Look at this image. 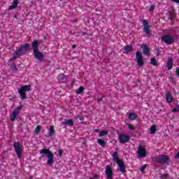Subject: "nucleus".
<instances>
[{"mask_svg": "<svg viewBox=\"0 0 179 179\" xmlns=\"http://www.w3.org/2000/svg\"><path fill=\"white\" fill-rule=\"evenodd\" d=\"M154 10H155V6H153V5H151V6H150L149 11H150V12H152V11H153Z\"/></svg>", "mask_w": 179, "mask_h": 179, "instance_id": "34", "label": "nucleus"}, {"mask_svg": "<svg viewBox=\"0 0 179 179\" xmlns=\"http://www.w3.org/2000/svg\"><path fill=\"white\" fill-rule=\"evenodd\" d=\"M122 53L124 54H129L133 51V46L131 45L124 46V48H122Z\"/></svg>", "mask_w": 179, "mask_h": 179, "instance_id": "15", "label": "nucleus"}, {"mask_svg": "<svg viewBox=\"0 0 179 179\" xmlns=\"http://www.w3.org/2000/svg\"><path fill=\"white\" fill-rule=\"evenodd\" d=\"M39 47V43L37 41H33L32 42V49L34 53V57L37 59L38 62H42L43 59H44V55L39 52L38 50Z\"/></svg>", "mask_w": 179, "mask_h": 179, "instance_id": "1", "label": "nucleus"}, {"mask_svg": "<svg viewBox=\"0 0 179 179\" xmlns=\"http://www.w3.org/2000/svg\"><path fill=\"white\" fill-rule=\"evenodd\" d=\"M166 68H168L169 70L173 69V58H169L168 62H166Z\"/></svg>", "mask_w": 179, "mask_h": 179, "instance_id": "17", "label": "nucleus"}, {"mask_svg": "<svg viewBox=\"0 0 179 179\" xmlns=\"http://www.w3.org/2000/svg\"><path fill=\"white\" fill-rule=\"evenodd\" d=\"M176 112H178V109H176V108L172 109V113H176Z\"/></svg>", "mask_w": 179, "mask_h": 179, "instance_id": "41", "label": "nucleus"}, {"mask_svg": "<svg viewBox=\"0 0 179 179\" xmlns=\"http://www.w3.org/2000/svg\"><path fill=\"white\" fill-rule=\"evenodd\" d=\"M18 5V0H13V5L10 6V7H8V10H13L17 8Z\"/></svg>", "mask_w": 179, "mask_h": 179, "instance_id": "18", "label": "nucleus"}, {"mask_svg": "<svg viewBox=\"0 0 179 179\" xmlns=\"http://www.w3.org/2000/svg\"><path fill=\"white\" fill-rule=\"evenodd\" d=\"M161 40L166 45H171L175 43V38L173 36L169 34H166L162 36Z\"/></svg>", "mask_w": 179, "mask_h": 179, "instance_id": "7", "label": "nucleus"}, {"mask_svg": "<svg viewBox=\"0 0 179 179\" xmlns=\"http://www.w3.org/2000/svg\"><path fill=\"white\" fill-rule=\"evenodd\" d=\"M90 179H92V178H90Z\"/></svg>", "mask_w": 179, "mask_h": 179, "instance_id": "47", "label": "nucleus"}, {"mask_svg": "<svg viewBox=\"0 0 179 179\" xmlns=\"http://www.w3.org/2000/svg\"><path fill=\"white\" fill-rule=\"evenodd\" d=\"M22 103H20V105H19L17 108L13 110V113L10 114V116L11 122H15V118L20 114V110H22Z\"/></svg>", "mask_w": 179, "mask_h": 179, "instance_id": "9", "label": "nucleus"}, {"mask_svg": "<svg viewBox=\"0 0 179 179\" xmlns=\"http://www.w3.org/2000/svg\"><path fill=\"white\" fill-rule=\"evenodd\" d=\"M166 100L168 101V103H173V96H171V94L170 92H166Z\"/></svg>", "mask_w": 179, "mask_h": 179, "instance_id": "16", "label": "nucleus"}, {"mask_svg": "<svg viewBox=\"0 0 179 179\" xmlns=\"http://www.w3.org/2000/svg\"><path fill=\"white\" fill-rule=\"evenodd\" d=\"M174 159H179V151L174 155Z\"/></svg>", "mask_w": 179, "mask_h": 179, "instance_id": "38", "label": "nucleus"}, {"mask_svg": "<svg viewBox=\"0 0 179 179\" xmlns=\"http://www.w3.org/2000/svg\"><path fill=\"white\" fill-rule=\"evenodd\" d=\"M13 148H15L16 155L18 157V159H22V145H20L19 142L13 143Z\"/></svg>", "mask_w": 179, "mask_h": 179, "instance_id": "8", "label": "nucleus"}, {"mask_svg": "<svg viewBox=\"0 0 179 179\" xmlns=\"http://www.w3.org/2000/svg\"><path fill=\"white\" fill-rule=\"evenodd\" d=\"M145 169H146V166H141L140 167V171L144 172L145 171Z\"/></svg>", "mask_w": 179, "mask_h": 179, "instance_id": "36", "label": "nucleus"}, {"mask_svg": "<svg viewBox=\"0 0 179 179\" xmlns=\"http://www.w3.org/2000/svg\"><path fill=\"white\" fill-rule=\"evenodd\" d=\"M155 162L158 164L169 165L170 157L166 155H159V156L155 157Z\"/></svg>", "mask_w": 179, "mask_h": 179, "instance_id": "6", "label": "nucleus"}, {"mask_svg": "<svg viewBox=\"0 0 179 179\" xmlns=\"http://www.w3.org/2000/svg\"><path fill=\"white\" fill-rule=\"evenodd\" d=\"M176 76H178V78H179V68L178 67L176 71Z\"/></svg>", "mask_w": 179, "mask_h": 179, "instance_id": "39", "label": "nucleus"}, {"mask_svg": "<svg viewBox=\"0 0 179 179\" xmlns=\"http://www.w3.org/2000/svg\"><path fill=\"white\" fill-rule=\"evenodd\" d=\"M105 176H106L107 179H113V171H112L111 166H106L105 170Z\"/></svg>", "mask_w": 179, "mask_h": 179, "instance_id": "13", "label": "nucleus"}, {"mask_svg": "<svg viewBox=\"0 0 179 179\" xmlns=\"http://www.w3.org/2000/svg\"><path fill=\"white\" fill-rule=\"evenodd\" d=\"M98 145H101L102 148H106V143L103 139L99 138L97 140Z\"/></svg>", "mask_w": 179, "mask_h": 179, "instance_id": "22", "label": "nucleus"}, {"mask_svg": "<svg viewBox=\"0 0 179 179\" xmlns=\"http://www.w3.org/2000/svg\"><path fill=\"white\" fill-rule=\"evenodd\" d=\"M113 159H114L115 162H116L117 166H119L120 172H122V174H125L126 173L125 164L122 159H119L118 153L117 152H115L113 154Z\"/></svg>", "mask_w": 179, "mask_h": 179, "instance_id": "3", "label": "nucleus"}, {"mask_svg": "<svg viewBox=\"0 0 179 179\" xmlns=\"http://www.w3.org/2000/svg\"><path fill=\"white\" fill-rule=\"evenodd\" d=\"M63 153H64V151L62 149L58 150V156H59V157H62Z\"/></svg>", "mask_w": 179, "mask_h": 179, "instance_id": "33", "label": "nucleus"}, {"mask_svg": "<svg viewBox=\"0 0 179 179\" xmlns=\"http://www.w3.org/2000/svg\"><path fill=\"white\" fill-rule=\"evenodd\" d=\"M127 125L129 126V129L134 130V126H133V124H127Z\"/></svg>", "mask_w": 179, "mask_h": 179, "instance_id": "35", "label": "nucleus"}, {"mask_svg": "<svg viewBox=\"0 0 179 179\" xmlns=\"http://www.w3.org/2000/svg\"><path fill=\"white\" fill-rule=\"evenodd\" d=\"M103 101V98H97L95 99V101H96L97 103H100Z\"/></svg>", "mask_w": 179, "mask_h": 179, "instance_id": "37", "label": "nucleus"}, {"mask_svg": "<svg viewBox=\"0 0 179 179\" xmlns=\"http://www.w3.org/2000/svg\"><path fill=\"white\" fill-rule=\"evenodd\" d=\"M65 78H66V76H65L64 75H62V80H64V79H65Z\"/></svg>", "mask_w": 179, "mask_h": 179, "instance_id": "45", "label": "nucleus"}, {"mask_svg": "<svg viewBox=\"0 0 179 179\" xmlns=\"http://www.w3.org/2000/svg\"><path fill=\"white\" fill-rule=\"evenodd\" d=\"M159 177L161 179H167L169 177V175L168 173H164V174H162Z\"/></svg>", "mask_w": 179, "mask_h": 179, "instance_id": "32", "label": "nucleus"}, {"mask_svg": "<svg viewBox=\"0 0 179 179\" xmlns=\"http://www.w3.org/2000/svg\"><path fill=\"white\" fill-rule=\"evenodd\" d=\"M55 134V129L53 126L50 127V131L48 132V136H52Z\"/></svg>", "mask_w": 179, "mask_h": 179, "instance_id": "27", "label": "nucleus"}, {"mask_svg": "<svg viewBox=\"0 0 179 179\" xmlns=\"http://www.w3.org/2000/svg\"><path fill=\"white\" fill-rule=\"evenodd\" d=\"M76 48V45H72V49L74 50Z\"/></svg>", "mask_w": 179, "mask_h": 179, "instance_id": "43", "label": "nucleus"}, {"mask_svg": "<svg viewBox=\"0 0 179 179\" xmlns=\"http://www.w3.org/2000/svg\"><path fill=\"white\" fill-rule=\"evenodd\" d=\"M40 154L45 155V156H47V165L48 166H52V165H54V154L51 151H50L49 149L45 148L41 150Z\"/></svg>", "mask_w": 179, "mask_h": 179, "instance_id": "2", "label": "nucleus"}, {"mask_svg": "<svg viewBox=\"0 0 179 179\" xmlns=\"http://www.w3.org/2000/svg\"><path fill=\"white\" fill-rule=\"evenodd\" d=\"M169 20H171V22H173V20L176 19V14L173 11L169 12Z\"/></svg>", "mask_w": 179, "mask_h": 179, "instance_id": "19", "label": "nucleus"}, {"mask_svg": "<svg viewBox=\"0 0 179 179\" xmlns=\"http://www.w3.org/2000/svg\"><path fill=\"white\" fill-rule=\"evenodd\" d=\"M20 56H17V55H13V57H11L9 60H8V63L12 62L13 60L17 59V57H20Z\"/></svg>", "mask_w": 179, "mask_h": 179, "instance_id": "31", "label": "nucleus"}, {"mask_svg": "<svg viewBox=\"0 0 179 179\" xmlns=\"http://www.w3.org/2000/svg\"><path fill=\"white\" fill-rule=\"evenodd\" d=\"M40 131H41V126L38 125L37 127H36V129L34 131V134L38 135L40 133Z\"/></svg>", "mask_w": 179, "mask_h": 179, "instance_id": "26", "label": "nucleus"}, {"mask_svg": "<svg viewBox=\"0 0 179 179\" xmlns=\"http://www.w3.org/2000/svg\"><path fill=\"white\" fill-rule=\"evenodd\" d=\"M84 90H85L84 87L80 86L79 87V89H78L77 91H76V94H83Z\"/></svg>", "mask_w": 179, "mask_h": 179, "instance_id": "25", "label": "nucleus"}, {"mask_svg": "<svg viewBox=\"0 0 179 179\" xmlns=\"http://www.w3.org/2000/svg\"><path fill=\"white\" fill-rule=\"evenodd\" d=\"M148 155V152L145 148L143 147L142 145H138V149H137V157L144 158Z\"/></svg>", "mask_w": 179, "mask_h": 179, "instance_id": "10", "label": "nucleus"}, {"mask_svg": "<svg viewBox=\"0 0 179 179\" xmlns=\"http://www.w3.org/2000/svg\"><path fill=\"white\" fill-rule=\"evenodd\" d=\"M99 130L98 129H94V133H99Z\"/></svg>", "mask_w": 179, "mask_h": 179, "instance_id": "44", "label": "nucleus"}, {"mask_svg": "<svg viewBox=\"0 0 179 179\" xmlns=\"http://www.w3.org/2000/svg\"><path fill=\"white\" fill-rule=\"evenodd\" d=\"M142 24L143 25V32L146 36H149L151 33L150 31V26L149 25L148 20H142Z\"/></svg>", "mask_w": 179, "mask_h": 179, "instance_id": "11", "label": "nucleus"}, {"mask_svg": "<svg viewBox=\"0 0 179 179\" xmlns=\"http://www.w3.org/2000/svg\"><path fill=\"white\" fill-rule=\"evenodd\" d=\"M30 47L29 43H27L24 45H21L20 48L16 49V51L15 53H13V55L22 57V55H25L27 54V51L29 50Z\"/></svg>", "mask_w": 179, "mask_h": 179, "instance_id": "4", "label": "nucleus"}, {"mask_svg": "<svg viewBox=\"0 0 179 179\" xmlns=\"http://www.w3.org/2000/svg\"><path fill=\"white\" fill-rule=\"evenodd\" d=\"M136 119V114L134 113H130L129 114V120L130 121H134Z\"/></svg>", "mask_w": 179, "mask_h": 179, "instance_id": "23", "label": "nucleus"}, {"mask_svg": "<svg viewBox=\"0 0 179 179\" xmlns=\"http://www.w3.org/2000/svg\"><path fill=\"white\" fill-rule=\"evenodd\" d=\"M10 69L13 71H17V65L15 63H13L12 64H10Z\"/></svg>", "mask_w": 179, "mask_h": 179, "instance_id": "29", "label": "nucleus"}, {"mask_svg": "<svg viewBox=\"0 0 179 179\" xmlns=\"http://www.w3.org/2000/svg\"><path fill=\"white\" fill-rule=\"evenodd\" d=\"M63 124L68 126H73V120L72 119L65 120L63 121Z\"/></svg>", "mask_w": 179, "mask_h": 179, "instance_id": "21", "label": "nucleus"}, {"mask_svg": "<svg viewBox=\"0 0 179 179\" xmlns=\"http://www.w3.org/2000/svg\"><path fill=\"white\" fill-rule=\"evenodd\" d=\"M86 34H87L86 32H83V36H85V35H86Z\"/></svg>", "mask_w": 179, "mask_h": 179, "instance_id": "46", "label": "nucleus"}, {"mask_svg": "<svg viewBox=\"0 0 179 179\" xmlns=\"http://www.w3.org/2000/svg\"><path fill=\"white\" fill-rule=\"evenodd\" d=\"M151 65L152 66H157V61L156 60L155 58L151 59Z\"/></svg>", "mask_w": 179, "mask_h": 179, "instance_id": "30", "label": "nucleus"}, {"mask_svg": "<svg viewBox=\"0 0 179 179\" xmlns=\"http://www.w3.org/2000/svg\"><path fill=\"white\" fill-rule=\"evenodd\" d=\"M142 50H143V53L145 55L148 56L149 55V48L148 45H143L141 46Z\"/></svg>", "mask_w": 179, "mask_h": 179, "instance_id": "20", "label": "nucleus"}, {"mask_svg": "<svg viewBox=\"0 0 179 179\" xmlns=\"http://www.w3.org/2000/svg\"><path fill=\"white\" fill-rule=\"evenodd\" d=\"M106 135H108V131L106 130H103L101 131H99V136L102 137V136H106Z\"/></svg>", "mask_w": 179, "mask_h": 179, "instance_id": "28", "label": "nucleus"}, {"mask_svg": "<svg viewBox=\"0 0 179 179\" xmlns=\"http://www.w3.org/2000/svg\"><path fill=\"white\" fill-rule=\"evenodd\" d=\"M31 85H23L18 90V94L20 96L21 100L27 99V93L31 90Z\"/></svg>", "mask_w": 179, "mask_h": 179, "instance_id": "5", "label": "nucleus"}, {"mask_svg": "<svg viewBox=\"0 0 179 179\" xmlns=\"http://www.w3.org/2000/svg\"><path fill=\"white\" fill-rule=\"evenodd\" d=\"M157 131V129L155 125L151 126V127L150 128V134L153 135L156 133Z\"/></svg>", "mask_w": 179, "mask_h": 179, "instance_id": "24", "label": "nucleus"}, {"mask_svg": "<svg viewBox=\"0 0 179 179\" xmlns=\"http://www.w3.org/2000/svg\"><path fill=\"white\" fill-rule=\"evenodd\" d=\"M94 179H99V176L98 175H94Z\"/></svg>", "mask_w": 179, "mask_h": 179, "instance_id": "42", "label": "nucleus"}, {"mask_svg": "<svg viewBox=\"0 0 179 179\" xmlns=\"http://www.w3.org/2000/svg\"><path fill=\"white\" fill-rule=\"evenodd\" d=\"M136 57L137 65H138L139 67L143 66L144 65V62L143 59V55L141 52H136Z\"/></svg>", "mask_w": 179, "mask_h": 179, "instance_id": "12", "label": "nucleus"}, {"mask_svg": "<svg viewBox=\"0 0 179 179\" xmlns=\"http://www.w3.org/2000/svg\"><path fill=\"white\" fill-rule=\"evenodd\" d=\"M172 2H174L176 3H179V0H171Z\"/></svg>", "mask_w": 179, "mask_h": 179, "instance_id": "40", "label": "nucleus"}, {"mask_svg": "<svg viewBox=\"0 0 179 179\" xmlns=\"http://www.w3.org/2000/svg\"><path fill=\"white\" fill-rule=\"evenodd\" d=\"M129 136L125 134H120L119 135V142L120 143H126L129 141Z\"/></svg>", "mask_w": 179, "mask_h": 179, "instance_id": "14", "label": "nucleus"}]
</instances>
